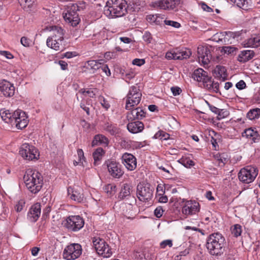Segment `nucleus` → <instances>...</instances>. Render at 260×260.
Here are the masks:
<instances>
[{"instance_id": "f257e3e1", "label": "nucleus", "mask_w": 260, "mask_h": 260, "mask_svg": "<svg viewBox=\"0 0 260 260\" xmlns=\"http://www.w3.org/2000/svg\"><path fill=\"white\" fill-rule=\"evenodd\" d=\"M224 238L219 233H213L207 238L206 246L212 255L220 256L224 250Z\"/></svg>"}, {"instance_id": "ea45409f", "label": "nucleus", "mask_w": 260, "mask_h": 260, "mask_svg": "<svg viewBox=\"0 0 260 260\" xmlns=\"http://www.w3.org/2000/svg\"><path fill=\"white\" fill-rule=\"evenodd\" d=\"M178 162L187 168H190L194 165V162L191 159L186 157H182L178 160Z\"/></svg>"}, {"instance_id": "680f3d73", "label": "nucleus", "mask_w": 260, "mask_h": 260, "mask_svg": "<svg viewBox=\"0 0 260 260\" xmlns=\"http://www.w3.org/2000/svg\"><path fill=\"white\" fill-rule=\"evenodd\" d=\"M63 57H66L67 58H71L73 57L76 56L77 53L76 52H67L62 55Z\"/></svg>"}, {"instance_id": "20e7f679", "label": "nucleus", "mask_w": 260, "mask_h": 260, "mask_svg": "<svg viewBox=\"0 0 260 260\" xmlns=\"http://www.w3.org/2000/svg\"><path fill=\"white\" fill-rule=\"evenodd\" d=\"M141 96L142 93L138 87H131L126 96L125 109L129 110L138 105L141 101Z\"/></svg>"}, {"instance_id": "1a4fd4ad", "label": "nucleus", "mask_w": 260, "mask_h": 260, "mask_svg": "<svg viewBox=\"0 0 260 260\" xmlns=\"http://www.w3.org/2000/svg\"><path fill=\"white\" fill-rule=\"evenodd\" d=\"M137 196L142 202L150 201L153 196V190L150 184L139 183L137 187Z\"/></svg>"}, {"instance_id": "9d476101", "label": "nucleus", "mask_w": 260, "mask_h": 260, "mask_svg": "<svg viewBox=\"0 0 260 260\" xmlns=\"http://www.w3.org/2000/svg\"><path fill=\"white\" fill-rule=\"evenodd\" d=\"M84 224V221L80 216H70L66 220L65 226L71 231L77 232L81 229Z\"/></svg>"}, {"instance_id": "774afa93", "label": "nucleus", "mask_w": 260, "mask_h": 260, "mask_svg": "<svg viewBox=\"0 0 260 260\" xmlns=\"http://www.w3.org/2000/svg\"><path fill=\"white\" fill-rule=\"evenodd\" d=\"M166 57L169 59H176L175 50L173 52H168L166 54Z\"/></svg>"}, {"instance_id": "864d4df0", "label": "nucleus", "mask_w": 260, "mask_h": 260, "mask_svg": "<svg viewBox=\"0 0 260 260\" xmlns=\"http://www.w3.org/2000/svg\"><path fill=\"white\" fill-rule=\"evenodd\" d=\"M21 44L24 47H28L31 44V40L26 37H23L20 40Z\"/></svg>"}, {"instance_id": "c85d7f7f", "label": "nucleus", "mask_w": 260, "mask_h": 260, "mask_svg": "<svg viewBox=\"0 0 260 260\" xmlns=\"http://www.w3.org/2000/svg\"><path fill=\"white\" fill-rule=\"evenodd\" d=\"M245 47L257 48L260 46V35L252 36L247 40L244 44Z\"/></svg>"}, {"instance_id": "c9c22d12", "label": "nucleus", "mask_w": 260, "mask_h": 260, "mask_svg": "<svg viewBox=\"0 0 260 260\" xmlns=\"http://www.w3.org/2000/svg\"><path fill=\"white\" fill-rule=\"evenodd\" d=\"M204 86L210 91H212L216 93L219 92V83L212 81L211 77Z\"/></svg>"}, {"instance_id": "a211bd4d", "label": "nucleus", "mask_w": 260, "mask_h": 260, "mask_svg": "<svg viewBox=\"0 0 260 260\" xmlns=\"http://www.w3.org/2000/svg\"><path fill=\"white\" fill-rule=\"evenodd\" d=\"M123 164L128 170L133 171L137 167V160L135 157L129 153H125L122 156Z\"/></svg>"}, {"instance_id": "e433bc0d", "label": "nucleus", "mask_w": 260, "mask_h": 260, "mask_svg": "<svg viewBox=\"0 0 260 260\" xmlns=\"http://www.w3.org/2000/svg\"><path fill=\"white\" fill-rule=\"evenodd\" d=\"M105 151L102 147L98 148L93 153L92 156L94 159L95 165H99L100 160L104 155Z\"/></svg>"}, {"instance_id": "6e6d98bb", "label": "nucleus", "mask_w": 260, "mask_h": 260, "mask_svg": "<svg viewBox=\"0 0 260 260\" xmlns=\"http://www.w3.org/2000/svg\"><path fill=\"white\" fill-rule=\"evenodd\" d=\"M217 115L218 119H221L226 117L228 115V112L223 109H220L219 112L218 113Z\"/></svg>"}, {"instance_id": "6e6552de", "label": "nucleus", "mask_w": 260, "mask_h": 260, "mask_svg": "<svg viewBox=\"0 0 260 260\" xmlns=\"http://www.w3.org/2000/svg\"><path fill=\"white\" fill-rule=\"evenodd\" d=\"M93 246L99 255L104 257H109L112 255L111 249L107 243L100 238H93L92 239Z\"/></svg>"}, {"instance_id": "79ce46f5", "label": "nucleus", "mask_w": 260, "mask_h": 260, "mask_svg": "<svg viewBox=\"0 0 260 260\" xmlns=\"http://www.w3.org/2000/svg\"><path fill=\"white\" fill-rule=\"evenodd\" d=\"M154 137L166 141L169 137V135L162 131H159L155 134Z\"/></svg>"}, {"instance_id": "ddd939ff", "label": "nucleus", "mask_w": 260, "mask_h": 260, "mask_svg": "<svg viewBox=\"0 0 260 260\" xmlns=\"http://www.w3.org/2000/svg\"><path fill=\"white\" fill-rule=\"evenodd\" d=\"M19 153L25 159L32 160L37 159L39 156V152L36 147H21Z\"/></svg>"}, {"instance_id": "c756f323", "label": "nucleus", "mask_w": 260, "mask_h": 260, "mask_svg": "<svg viewBox=\"0 0 260 260\" xmlns=\"http://www.w3.org/2000/svg\"><path fill=\"white\" fill-rule=\"evenodd\" d=\"M104 62V59H100L98 60H91L87 61L86 63V68L94 72L101 68V65Z\"/></svg>"}, {"instance_id": "cd10ccee", "label": "nucleus", "mask_w": 260, "mask_h": 260, "mask_svg": "<svg viewBox=\"0 0 260 260\" xmlns=\"http://www.w3.org/2000/svg\"><path fill=\"white\" fill-rule=\"evenodd\" d=\"M109 144L108 139L104 135L98 134L94 137L92 142V146L95 145H102L107 146Z\"/></svg>"}, {"instance_id": "8fccbe9b", "label": "nucleus", "mask_w": 260, "mask_h": 260, "mask_svg": "<svg viewBox=\"0 0 260 260\" xmlns=\"http://www.w3.org/2000/svg\"><path fill=\"white\" fill-rule=\"evenodd\" d=\"M163 212L164 210L162 207L158 206L154 210V214L157 218H160L162 216Z\"/></svg>"}, {"instance_id": "69168bd1", "label": "nucleus", "mask_w": 260, "mask_h": 260, "mask_svg": "<svg viewBox=\"0 0 260 260\" xmlns=\"http://www.w3.org/2000/svg\"><path fill=\"white\" fill-rule=\"evenodd\" d=\"M201 6L202 9L204 11H207L208 12H211L213 11V9L211 7L207 6L205 3H202L201 4Z\"/></svg>"}, {"instance_id": "5fc2aeb1", "label": "nucleus", "mask_w": 260, "mask_h": 260, "mask_svg": "<svg viewBox=\"0 0 260 260\" xmlns=\"http://www.w3.org/2000/svg\"><path fill=\"white\" fill-rule=\"evenodd\" d=\"M162 194H165V189L163 185L158 184L156 188V196H161Z\"/></svg>"}, {"instance_id": "2f4dec72", "label": "nucleus", "mask_w": 260, "mask_h": 260, "mask_svg": "<svg viewBox=\"0 0 260 260\" xmlns=\"http://www.w3.org/2000/svg\"><path fill=\"white\" fill-rule=\"evenodd\" d=\"M176 59H186L190 57L191 54V51L188 49H176Z\"/></svg>"}, {"instance_id": "dca6fc26", "label": "nucleus", "mask_w": 260, "mask_h": 260, "mask_svg": "<svg viewBox=\"0 0 260 260\" xmlns=\"http://www.w3.org/2000/svg\"><path fill=\"white\" fill-rule=\"evenodd\" d=\"M41 212V206L40 203H36L31 206L27 213V218L31 222H35L39 219Z\"/></svg>"}, {"instance_id": "37998d69", "label": "nucleus", "mask_w": 260, "mask_h": 260, "mask_svg": "<svg viewBox=\"0 0 260 260\" xmlns=\"http://www.w3.org/2000/svg\"><path fill=\"white\" fill-rule=\"evenodd\" d=\"M77 154L78 157V161H75L74 162V165L78 164L81 163L83 165V161H85V157L84 155V152L82 149H78L77 150Z\"/></svg>"}, {"instance_id": "052dcab7", "label": "nucleus", "mask_w": 260, "mask_h": 260, "mask_svg": "<svg viewBox=\"0 0 260 260\" xmlns=\"http://www.w3.org/2000/svg\"><path fill=\"white\" fill-rule=\"evenodd\" d=\"M246 86V85L245 82L242 80L239 81L236 84V87L239 90H242L245 88Z\"/></svg>"}, {"instance_id": "bf43d9fd", "label": "nucleus", "mask_w": 260, "mask_h": 260, "mask_svg": "<svg viewBox=\"0 0 260 260\" xmlns=\"http://www.w3.org/2000/svg\"><path fill=\"white\" fill-rule=\"evenodd\" d=\"M144 59L135 58L133 60V64L138 66H141L145 63Z\"/></svg>"}, {"instance_id": "0eeeda50", "label": "nucleus", "mask_w": 260, "mask_h": 260, "mask_svg": "<svg viewBox=\"0 0 260 260\" xmlns=\"http://www.w3.org/2000/svg\"><path fill=\"white\" fill-rule=\"evenodd\" d=\"M199 61L202 62L204 66L208 65L211 61L217 62L219 61L220 56H216V58L212 57L209 48L207 46L200 45L197 50Z\"/></svg>"}, {"instance_id": "f3484780", "label": "nucleus", "mask_w": 260, "mask_h": 260, "mask_svg": "<svg viewBox=\"0 0 260 260\" xmlns=\"http://www.w3.org/2000/svg\"><path fill=\"white\" fill-rule=\"evenodd\" d=\"M108 171L111 176L115 178H119L123 174L120 165L114 161L109 162L107 165Z\"/></svg>"}, {"instance_id": "7ed1b4c3", "label": "nucleus", "mask_w": 260, "mask_h": 260, "mask_svg": "<svg viewBox=\"0 0 260 260\" xmlns=\"http://www.w3.org/2000/svg\"><path fill=\"white\" fill-rule=\"evenodd\" d=\"M25 185L27 189L32 193L39 192L43 185V178L38 172L27 170L23 177Z\"/></svg>"}, {"instance_id": "f03ea898", "label": "nucleus", "mask_w": 260, "mask_h": 260, "mask_svg": "<svg viewBox=\"0 0 260 260\" xmlns=\"http://www.w3.org/2000/svg\"><path fill=\"white\" fill-rule=\"evenodd\" d=\"M125 0H108L104 7V14L108 17H119L127 13Z\"/></svg>"}, {"instance_id": "603ef678", "label": "nucleus", "mask_w": 260, "mask_h": 260, "mask_svg": "<svg viewBox=\"0 0 260 260\" xmlns=\"http://www.w3.org/2000/svg\"><path fill=\"white\" fill-rule=\"evenodd\" d=\"M97 92L98 89L96 88H90L87 90L86 94L89 97L93 98L95 97Z\"/></svg>"}, {"instance_id": "4d7b16f0", "label": "nucleus", "mask_w": 260, "mask_h": 260, "mask_svg": "<svg viewBox=\"0 0 260 260\" xmlns=\"http://www.w3.org/2000/svg\"><path fill=\"white\" fill-rule=\"evenodd\" d=\"M156 198L159 203H166L168 201L167 196L165 195V194H162L161 196H156Z\"/></svg>"}, {"instance_id": "9b49d317", "label": "nucleus", "mask_w": 260, "mask_h": 260, "mask_svg": "<svg viewBox=\"0 0 260 260\" xmlns=\"http://www.w3.org/2000/svg\"><path fill=\"white\" fill-rule=\"evenodd\" d=\"M28 117L24 111L17 110L14 111L13 126L15 125L18 129L25 128L28 124Z\"/></svg>"}, {"instance_id": "a19ab883", "label": "nucleus", "mask_w": 260, "mask_h": 260, "mask_svg": "<svg viewBox=\"0 0 260 260\" xmlns=\"http://www.w3.org/2000/svg\"><path fill=\"white\" fill-rule=\"evenodd\" d=\"M104 190L108 196H112L116 192V186L113 184H108L104 187Z\"/></svg>"}, {"instance_id": "c03bdc74", "label": "nucleus", "mask_w": 260, "mask_h": 260, "mask_svg": "<svg viewBox=\"0 0 260 260\" xmlns=\"http://www.w3.org/2000/svg\"><path fill=\"white\" fill-rule=\"evenodd\" d=\"M232 232V234L236 237L240 236L242 233L241 226L238 224H235Z\"/></svg>"}, {"instance_id": "393cba45", "label": "nucleus", "mask_w": 260, "mask_h": 260, "mask_svg": "<svg viewBox=\"0 0 260 260\" xmlns=\"http://www.w3.org/2000/svg\"><path fill=\"white\" fill-rule=\"evenodd\" d=\"M255 55L254 51L251 50H246L240 52L238 56V60L240 62L245 63L251 59Z\"/></svg>"}, {"instance_id": "e2e57ef3", "label": "nucleus", "mask_w": 260, "mask_h": 260, "mask_svg": "<svg viewBox=\"0 0 260 260\" xmlns=\"http://www.w3.org/2000/svg\"><path fill=\"white\" fill-rule=\"evenodd\" d=\"M171 90L173 93V94L174 96H176V95L180 94V93L182 91L181 89L178 87H171Z\"/></svg>"}, {"instance_id": "6ab92c4d", "label": "nucleus", "mask_w": 260, "mask_h": 260, "mask_svg": "<svg viewBox=\"0 0 260 260\" xmlns=\"http://www.w3.org/2000/svg\"><path fill=\"white\" fill-rule=\"evenodd\" d=\"M0 91L6 97H11L15 93V87L10 82L3 80L0 82Z\"/></svg>"}, {"instance_id": "72a5a7b5", "label": "nucleus", "mask_w": 260, "mask_h": 260, "mask_svg": "<svg viewBox=\"0 0 260 260\" xmlns=\"http://www.w3.org/2000/svg\"><path fill=\"white\" fill-rule=\"evenodd\" d=\"M104 130L109 133L112 135H115L119 133V128L116 124L110 122L105 123L103 126Z\"/></svg>"}, {"instance_id": "b1692460", "label": "nucleus", "mask_w": 260, "mask_h": 260, "mask_svg": "<svg viewBox=\"0 0 260 260\" xmlns=\"http://www.w3.org/2000/svg\"><path fill=\"white\" fill-rule=\"evenodd\" d=\"M242 136L245 137L251 142L256 143L260 140V135L256 131L252 128L246 129L242 133Z\"/></svg>"}, {"instance_id": "f704fd0d", "label": "nucleus", "mask_w": 260, "mask_h": 260, "mask_svg": "<svg viewBox=\"0 0 260 260\" xmlns=\"http://www.w3.org/2000/svg\"><path fill=\"white\" fill-rule=\"evenodd\" d=\"M226 70L224 67L218 65L214 70L213 74L215 77L218 78H222L224 80L226 76Z\"/></svg>"}, {"instance_id": "5701e85b", "label": "nucleus", "mask_w": 260, "mask_h": 260, "mask_svg": "<svg viewBox=\"0 0 260 260\" xmlns=\"http://www.w3.org/2000/svg\"><path fill=\"white\" fill-rule=\"evenodd\" d=\"M146 113L140 107L133 109L127 113V118L128 120L133 121L135 119H142L145 117Z\"/></svg>"}, {"instance_id": "4c0bfd02", "label": "nucleus", "mask_w": 260, "mask_h": 260, "mask_svg": "<svg viewBox=\"0 0 260 260\" xmlns=\"http://www.w3.org/2000/svg\"><path fill=\"white\" fill-rule=\"evenodd\" d=\"M53 35L50 37L63 40V30L60 27L54 26L52 29Z\"/></svg>"}, {"instance_id": "3c124183", "label": "nucleus", "mask_w": 260, "mask_h": 260, "mask_svg": "<svg viewBox=\"0 0 260 260\" xmlns=\"http://www.w3.org/2000/svg\"><path fill=\"white\" fill-rule=\"evenodd\" d=\"M173 243L171 240H166L160 243V246L161 248H165L167 246H168L169 247H171Z\"/></svg>"}, {"instance_id": "423d86ee", "label": "nucleus", "mask_w": 260, "mask_h": 260, "mask_svg": "<svg viewBox=\"0 0 260 260\" xmlns=\"http://www.w3.org/2000/svg\"><path fill=\"white\" fill-rule=\"evenodd\" d=\"M258 172L257 169L255 167L247 166L240 170L238 174V178L240 181L248 184L254 180Z\"/></svg>"}, {"instance_id": "58836bf2", "label": "nucleus", "mask_w": 260, "mask_h": 260, "mask_svg": "<svg viewBox=\"0 0 260 260\" xmlns=\"http://www.w3.org/2000/svg\"><path fill=\"white\" fill-rule=\"evenodd\" d=\"M260 117V109L255 108L250 110L247 114V117L250 120L257 119Z\"/></svg>"}, {"instance_id": "4be33fe9", "label": "nucleus", "mask_w": 260, "mask_h": 260, "mask_svg": "<svg viewBox=\"0 0 260 260\" xmlns=\"http://www.w3.org/2000/svg\"><path fill=\"white\" fill-rule=\"evenodd\" d=\"M63 18L72 26H77L80 21L78 13L74 11H68L67 13L63 15Z\"/></svg>"}, {"instance_id": "338daca9", "label": "nucleus", "mask_w": 260, "mask_h": 260, "mask_svg": "<svg viewBox=\"0 0 260 260\" xmlns=\"http://www.w3.org/2000/svg\"><path fill=\"white\" fill-rule=\"evenodd\" d=\"M0 53L1 55L5 56L8 59H12L13 58V55L8 51H1Z\"/></svg>"}, {"instance_id": "bb28decb", "label": "nucleus", "mask_w": 260, "mask_h": 260, "mask_svg": "<svg viewBox=\"0 0 260 260\" xmlns=\"http://www.w3.org/2000/svg\"><path fill=\"white\" fill-rule=\"evenodd\" d=\"M127 128L129 132L136 134L142 131L144 128V124L139 121L132 122L128 123Z\"/></svg>"}, {"instance_id": "4468645a", "label": "nucleus", "mask_w": 260, "mask_h": 260, "mask_svg": "<svg viewBox=\"0 0 260 260\" xmlns=\"http://www.w3.org/2000/svg\"><path fill=\"white\" fill-rule=\"evenodd\" d=\"M200 210L199 203L194 201H187L182 207V211L185 215L195 214Z\"/></svg>"}, {"instance_id": "a18cd8bd", "label": "nucleus", "mask_w": 260, "mask_h": 260, "mask_svg": "<svg viewBox=\"0 0 260 260\" xmlns=\"http://www.w3.org/2000/svg\"><path fill=\"white\" fill-rule=\"evenodd\" d=\"M99 100L100 102L102 107L106 110H108L110 107V105L108 101L103 96H100L99 97Z\"/></svg>"}, {"instance_id": "a878e982", "label": "nucleus", "mask_w": 260, "mask_h": 260, "mask_svg": "<svg viewBox=\"0 0 260 260\" xmlns=\"http://www.w3.org/2000/svg\"><path fill=\"white\" fill-rule=\"evenodd\" d=\"M0 115L4 121L10 124L13 126L14 112H11L10 110L4 108L0 110Z\"/></svg>"}, {"instance_id": "39448f33", "label": "nucleus", "mask_w": 260, "mask_h": 260, "mask_svg": "<svg viewBox=\"0 0 260 260\" xmlns=\"http://www.w3.org/2000/svg\"><path fill=\"white\" fill-rule=\"evenodd\" d=\"M82 246L78 243H72L67 246L63 249L62 257L66 260H75L81 255Z\"/></svg>"}, {"instance_id": "49530a36", "label": "nucleus", "mask_w": 260, "mask_h": 260, "mask_svg": "<svg viewBox=\"0 0 260 260\" xmlns=\"http://www.w3.org/2000/svg\"><path fill=\"white\" fill-rule=\"evenodd\" d=\"M25 202L23 200H20L15 205V210L17 212H20L22 211L25 206Z\"/></svg>"}, {"instance_id": "2eb2a0df", "label": "nucleus", "mask_w": 260, "mask_h": 260, "mask_svg": "<svg viewBox=\"0 0 260 260\" xmlns=\"http://www.w3.org/2000/svg\"><path fill=\"white\" fill-rule=\"evenodd\" d=\"M68 193L70 199L77 203H81L83 200V189L80 187H69Z\"/></svg>"}, {"instance_id": "13d9d810", "label": "nucleus", "mask_w": 260, "mask_h": 260, "mask_svg": "<svg viewBox=\"0 0 260 260\" xmlns=\"http://www.w3.org/2000/svg\"><path fill=\"white\" fill-rule=\"evenodd\" d=\"M143 38V40L148 43H150L152 40L151 35L148 31H146L144 33Z\"/></svg>"}, {"instance_id": "7c9ffc66", "label": "nucleus", "mask_w": 260, "mask_h": 260, "mask_svg": "<svg viewBox=\"0 0 260 260\" xmlns=\"http://www.w3.org/2000/svg\"><path fill=\"white\" fill-rule=\"evenodd\" d=\"M132 191V186L128 183H124L121 188L118 198L120 199H123L130 196Z\"/></svg>"}, {"instance_id": "aec40b11", "label": "nucleus", "mask_w": 260, "mask_h": 260, "mask_svg": "<svg viewBox=\"0 0 260 260\" xmlns=\"http://www.w3.org/2000/svg\"><path fill=\"white\" fill-rule=\"evenodd\" d=\"M210 77L208 73L202 68L195 70L192 74V78L199 82H202L204 86Z\"/></svg>"}, {"instance_id": "412c9836", "label": "nucleus", "mask_w": 260, "mask_h": 260, "mask_svg": "<svg viewBox=\"0 0 260 260\" xmlns=\"http://www.w3.org/2000/svg\"><path fill=\"white\" fill-rule=\"evenodd\" d=\"M62 42L63 40L49 37L47 40L46 44L48 47L56 51H61L65 49L64 44H63Z\"/></svg>"}, {"instance_id": "de8ad7c7", "label": "nucleus", "mask_w": 260, "mask_h": 260, "mask_svg": "<svg viewBox=\"0 0 260 260\" xmlns=\"http://www.w3.org/2000/svg\"><path fill=\"white\" fill-rule=\"evenodd\" d=\"M164 22L166 25L171 26L175 28H178L181 26L180 24L177 21L166 19L164 20Z\"/></svg>"}, {"instance_id": "f8f14e48", "label": "nucleus", "mask_w": 260, "mask_h": 260, "mask_svg": "<svg viewBox=\"0 0 260 260\" xmlns=\"http://www.w3.org/2000/svg\"><path fill=\"white\" fill-rule=\"evenodd\" d=\"M181 0H162L152 3L154 8H159L163 10H173L180 4Z\"/></svg>"}, {"instance_id": "09e8293b", "label": "nucleus", "mask_w": 260, "mask_h": 260, "mask_svg": "<svg viewBox=\"0 0 260 260\" xmlns=\"http://www.w3.org/2000/svg\"><path fill=\"white\" fill-rule=\"evenodd\" d=\"M156 166L159 170H161L162 171L167 173L170 176L172 175L169 169L170 167L168 165L166 164L165 166H163L159 163H157Z\"/></svg>"}, {"instance_id": "473e14b6", "label": "nucleus", "mask_w": 260, "mask_h": 260, "mask_svg": "<svg viewBox=\"0 0 260 260\" xmlns=\"http://www.w3.org/2000/svg\"><path fill=\"white\" fill-rule=\"evenodd\" d=\"M236 5L244 10H248L252 6V1L251 0H231Z\"/></svg>"}, {"instance_id": "0e129e2a", "label": "nucleus", "mask_w": 260, "mask_h": 260, "mask_svg": "<svg viewBox=\"0 0 260 260\" xmlns=\"http://www.w3.org/2000/svg\"><path fill=\"white\" fill-rule=\"evenodd\" d=\"M101 68L102 71L105 73L106 75L108 76L111 75L110 70L107 64H104L102 66H101Z\"/></svg>"}]
</instances>
